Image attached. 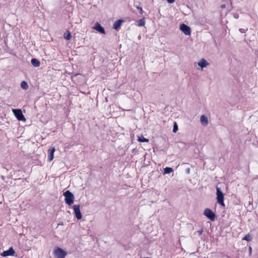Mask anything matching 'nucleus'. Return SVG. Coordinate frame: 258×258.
<instances>
[{"label":"nucleus","mask_w":258,"mask_h":258,"mask_svg":"<svg viewBox=\"0 0 258 258\" xmlns=\"http://www.w3.org/2000/svg\"><path fill=\"white\" fill-rule=\"evenodd\" d=\"M122 22H123L122 20H118L116 21L113 24V28L115 30H117L120 28Z\"/></svg>","instance_id":"obj_13"},{"label":"nucleus","mask_w":258,"mask_h":258,"mask_svg":"<svg viewBox=\"0 0 258 258\" xmlns=\"http://www.w3.org/2000/svg\"><path fill=\"white\" fill-rule=\"evenodd\" d=\"M173 171V168L171 167H166L164 169V174H169Z\"/></svg>","instance_id":"obj_15"},{"label":"nucleus","mask_w":258,"mask_h":258,"mask_svg":"<svg viewBox=\"0 0 258 258\" xmlns=\"http://www.w3.org/2000/svg\"><path fill=\"white\" fill-rule=\"evenodd\" d=\"M63 195L64 197V201L66 204L69 206H71L74 203V196L72 192L69 190L65 191Z\"/></svg>","instance_id":"obj_1"},{"label":"nucleus","mask_w":258,"mask_h":258,"mask_svg":"<svg viewBox=\"0 0 258 258\" xmlns=\"http://www.w3.org/2000/svg\"><path fill=\"white\" fill-rule=\"evenodd\" d=\"M13 112L14 113L16 117L19 120L25 121L26 118L22 113V111L20 109H13Z\"/></svg>","instance_id":"obj_4"},{"label":"nucleus","mask_w":258,"mask_h":258,"mask_svg":"<svg viewBox=\"0 0 258 258\" xmlns=\"http://www.w3.org/2000/svg\"><path fill=\"white\" fill-rule=\"evenodd\" d=\"M137 8L138 10H139L141 14H143L144 11L143 10L142 8L141 7L138 6V7H137Z\"/></svg>","instance_id":"obj_22"},{"label":"nucleus","mask_w":258,"mask_h":258,"mask_svg":"<svg viewBox=\"0 0 258 258\" xmlns=\"http://www.w3.org/2000/svg\"><path fill=\"white\" fill-rule=\"evenodd\" d=\"M138 140L140 142H149V140L146 138H145L143 136L138 137Z\"/></svg>","instance_id":"obj_16"},{"label":"nucleus","mask_w":258,"mask_h":258,"mask_svg":"<svg viewBox=\"0 0 258 258\" xmlns=\"http://www.w3.org/2000/svg\"><path fill=\"white\" fill-rule=\"evenodd\" d=\"M243 30H243L242 29H239L240 32H241V33H243Z\"/></svg>","instance_id":"obj_27"},{"label":"nucleus","mask_w":258,"mask_h":258,"mask_svg":"<svg viewBox=\"0 0 258 258\" xmlns=\"http://www.w3.org/2000/svg\"><path fill=\"white\" fill-rule=\"evenodd\" d=\"M200 121L201 123L204 126H207L209 122L207 117L205 115H201L200 118Z\"/></svg>","instance_id":"obj_12"},{"label":"nucleus","mask_w":258,"mask_h":258,"mask_svg":"<svg viewBox=\"0 0 258 258\" xmlns=\"http://www.w3.org/2000/svg\"><path fill=\"white\" fill-rule=\"evenodd\" d=\"M31 62L32 64L35 67H38L40 64L39 60L35 58H33L31 59Z\"/></svg>","instance_id":"obj_14"},{"label":"nucleus","mask_w":258,"mask_h":258,"mask_svg":"<svg viewBox=\"0 0 258 258\" xmlns=\"http://www.w3.org/2000/svg\"><path fill=\"white\" fill-rule=\"evenodd\" d=\"M15 251L13 249L12 247L9 248V249L7 250L4 251L3 252L1 253V255L3 257H6L8 256H13L15 254Z\"/></svg>","instance_id":"obj_8"},{"label":"nucleus","mask_w":258,"mask_h":258,"mask_svg":"<svg viewBox=\"0 0 258 258\" xmlns=\"http://www.w3.org/2000/svg\"><path fill=\"white\" fill-rule=\"evenodd\" d=\"M190 169L189 168H188L186 169V172L187 174H189Z\"/></svg>","instance_id":"obj_24"},{"label":"nucleus","mask_w":258,"mask_h":258,"mask_svg":"<svg viewBox=\"0 0 258 258\" xmlns=\"http://www.w3.org/2000/svg\"><path fill=\"white\" fill-rule=\"evenodd\" d=\"M249 251H250V252H251L252 249H251V247H249Z\"/></svg>","instance_id":"obj_28"},{"label":"nucleus","mask_w":258,"mask_h":258,"mask_svg":"<svg viewBox=\"0 0 258 258\" xmlns=\"http://www.w3.org/2000/svg\"><path fill=\"white\" fill-rule=\"evenodd\" d=\"M54 254L56 258H64L67 252L62 248L57 247L54 250Z\"/></svg>","instance_id":"obj_3"},{"label":"nucleus","mask_w":258,"mask_h":258,"mask_svg":"<svg viewBox=\"0 0 258 258\" xmlns=\"http://www.w3.org/2000/svg\"><path fill=\"white\" fill-rule=\"evenodd\" d=\"M21 87L25 90H26L28 88V85L25 81H22L21 84Z\"/></svg>","instance_id":"obj_18"},{"label":"nucleus","mask_w":258,"mask_h":258,"mask_svg":"<svg viewBox=\"0 0 258 258\" xmlns=\"http://www.w3.org/2000/svg\"><path fill=\"white\" fill-rule=\"evenodd\" d=\"M139 26H143L145 25V21L144 19H142L138 21Z\"/></svg>","instance_id":"obj_19"},{"label":"nucleus","mask_w":258,"mask_h":258,"mask_svg":"<svg viewBox=\"0 0 258 258\" xmlns=\"http://www.w3.org/2000/svg\"><path fill=\"white\" fill-rule=\"evenodd\" d=\"M72 37V35L71 33L69 31H68L67 33H64V38L67 40H69L71 39Z\"/></svg>","instance_id":"obj_17"},{"label":"nucleus","mask_w":258,"mask_h":258,"mask_svg":"<svg viewBox=\"0 0 258 258\" xmlns=\"http://www.w3.org/2000/svg\"><path fill=\"white\" fill-rule=\"evenodd\" d=\"M221 8L222 9H224L225 8V5H222L221 6Z\"/></svg>","instance_id":"obj_26"},{"label":"nucleus","mask_w":258,"mask_h":258,"mask_svg":"<svg viewBox=\"0 0 258 258\" xmlns=\"http://www.w3.org/2000/svg\"><path fill=\"white\" fill-rule=\"evenodd\" d=\"M177 130H178V126H177L176 123L175 122V123H174V125H173V132L175 133L177 132Z\"/></svg>","instance_id":"obj_21"},{"label":"nucleus","mask_w":258,"mask_h":258,"mask_svg":"<svg viewBox=\"0 0 258 258\" xmlns=\"http://www.w3.org/2000/svg\"><path fill=\"white\" fill-rule=\"evenodd\" d=\"M202 232H203V230H199L198 231V233H199V235L201 234L202 233Z\"/></svg>","instance_id":"obj_25"},{"label":"nucleus","mask_w":258,"mask_h":258,"mask_svg":"<svg viewBox=\"0 0 258 258\" xmlns=\"http://www.w3.org/2000/svg\"><path fill=\"white\" fill-rule=\"evenodd\" d=\"M142 258H149L148 257H142Z\"/></svg>","instance_id":"obj_29"},{"label":"nucleus","mask_w":258,"mask_h":258,"mask_svg":"<svg viewBox=\"0 0 258 258\" xmlns=\"http://www.w3.org/2000/svg\"><path fill=\"white\" fill-rule=\"evenodd\" d=\"M73 209L76 218L78 220L81 219L82 215L80 211V206L79 205H75L73 206Z\"/></svg>","instance_id":"obj_6"},{"label":"nucleus","mask_w":258,"mask_h":258,"mask_svg":"<svg viewBox=\"0 0 258 258\" xmlns=\"http://www.w3.org/2000/svg\"><path fill=\"white\" fill-rule=\"evenodd\" d=\"M216 196H217V202L220 205L225 207V204L224 202V195L220 189L219 187H216Z\"/></svg>","instance_id":"obj_2"},{"label":"nucleus","mask_w":258,"mask_h":258,"mask_svg":"<svg viewBox=\"0 0 258 258\" xmlns=\"http://www.w3.org/2000/svg\"><path fill=\"white\" fill-rule=\"evenodd\" d=\"M55 148L54 147H50L48 150V161H51L54 158V153L55 152Z\"/></svg>","instance_id":"obj_10"},{"label":"nucleus","mask_w":258,"mask_h":258,"mask_svg":"<svg viewBox=\"0 0 258 258\" xmlns=\"http://www.w3.org/2000/svg\"><path fill=\"white\" fill-rule=\"evenodd\" d=\"M93 29L98 31L100 33L105 34L104 28L98 22L95 24V25L93 27Z\"/></svg>","instance_id":"obj_9"},{"label":"nucleus","mask_w":258,"mask_h":258,"mask_svg":"<svg viewBox=\"0 0 258 258\" xmlns=\"http://www.w3.org/2000/svg\"><path fill=\"white\" fill-rule=\"evenodd\" d=\"M180 30L186 35H189L191 33L190 28L184 24H182L179 27Z\"/></svg>","instance_id":"obj_7"},{"label":"nucleus","mask_w":258,"mask_h":258,"mask_svg":"<svg viewBox=\"0 0 258 258\" xmlns=\"http://www.w3.org/2000/svg\"><path fill=\"white\" fill-rule=\"evenodd\" d=\"M175 0H167L168 3L172 4L175 2Z\"/></svg>","instance_id":"obj_23"},{"label":"nucleus","mask_w":258,"mask_h":258,"mask_svg":"<svg viewBox=\"0 0 258 258\" xmlns=\"http://www.w3.org/2000/svg\"><path fill=\"white\" fill-rule=\"evenodd\" d=\"M204 214L211 221H214L216 215L210 209H206L204 210Z\"/></svg>","instance_id":"obj_5"},{"label":"nucleus","mask_w":258,"mask_h":258,"mask_svg":"<svg viewBox=\"0 0 258 258\" xmlns=\"http://www.w3.org/2000/svg\"><path fill=\"white\" fill-rule=\"evenodd\" d=\"M198 64L199 66H200L202 69L206 67L207 66L209 65V63L207 62V61L203 58L200 61H199L198 63Z\"/></svg>","instance_id":"obj_11"},{"label":"nucleus","mask_w":258,"mask_h":258,"mask_svg":"<svg viewBox=\"0 0 258 258\" xmlns=\"http://www.w3.org/2000/svg\"><path fill=\"white\" fill-rule=\"evenodd\" d=\"M242 239L247 241H250L251 239V238L249 234H246V235H245V236Z\"/></svg>","instance_id":"obj_20"}]
</instances>
